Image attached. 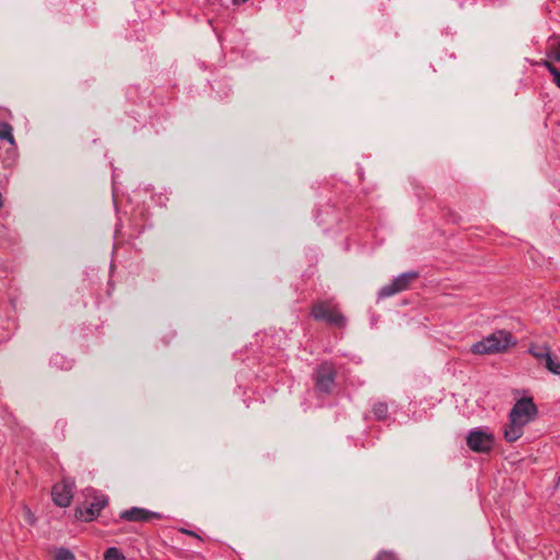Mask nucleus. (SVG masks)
Returning a JSON list of instances; mask_svg holds the SVG:
<instances>
[{
  "mask_svg": "<svg viewBox=\"0 0 560 560\" xmlns=\"http://www.w3.org/2000/svg\"><path fill=\"white\" fill-rule=\"evenodd\" d=\"M538 416V408L533 397L523 396L516 399L509 412V421L503 427L504 440L509 443L517 441L524 434V428Z\"/></svg>",
  "mask_w": 560,
  "mask_h": 560,
  "instance_id": "f257e3e1",
  "label": "nucleus"
},
{
  "mask_svg": "<svg viewBox=\"0 0 560 560\" xmlns=\"http://www.w3.org/2000/svg\"><path fill=\"white\" fill-rule=\"evenodd\" d=\"M515 343L516 340L511 332L500 329L472 343L470 351L478 355L495 354L505 352L509 348L515 346Z\"/></svg>",
  "mask_w": 560,
  "mask_h": 560,
  "instance_id": "f03ea898",
  "label": "nucleus"
},
{
  "mask_svg": "<svg viewBox=\"0 0 560 560\" xmlns=\"http://www.w3.org/2000/svg\"><path fill=\"white\" fill-rule=\"evenodd\" d=\"M466 443L472 452L489 453L494 446V435L488 428H476L468 432Z\"/></svg>",
  "mask_w": 560,
  "mask_h": 560,
  "instance_id": "7ed1b4c3",
  "label": "nucleus"
},
{
  "mask_svg": "<svg viewBox=\"0 0 560 560\" xmlns=\"http://www.w3.org/2000/svg\"><path fill=\"white\" fill-rule=\"evenodd\" d=\"M311 314L316 320H324L337 327H345L346 325L345 316L327 302L314 304Z\"/></svg>",
  "mask_w": 560,
  "mask_h": 560,
  "instance_id": "20e7f679",
  "label": "nucleus"
},
{
  "mask_svg": "<svg viewBox=\"0 0 560 560\" xmlns=\"http://www.w3.org/2000/svg\"><path fill=\"white\" fill-rule=\"evenodd\" d=\"M418 276L419 273L417 271H408L397 276L389 284H386L380 289L378 298L386 299L407 290L411 281L415 280Z\"/></svg>",
  "mask_w": 560,
  "mask_h": 560,
  "instance_id": "39448f33",
  "label": "nucleus"
},
{
  "mask_svg": "<svg viewBox=\"0 0 560 560\" xmlns=\"http://www.w3.org/2000/svg\"><path fill=\"white\" fill-rule=\"evenodd\" d=\"M51 495L58 506H69L73 497V485L68 481L57 483L52 487Z\"/></svg>",
  "mask_w": 560,
  "mask_h": 560,
  "instance_id": "423d86ee",
  "label": "nucleus"
},
{
  "mask_svg": "<svg viewBox=\"0 0 560 560\" xmlns=\"http://www.w3.org/2000/svg\"><path fill=\"white\" fill-rule=\"evenodd\" d=\"M108 499L104 494H95L92 501L84 510H79V515L83 521H93L98 516L102 509L106 506Z\"/></svg>",
  "mask_w": 560,
  "mask_h": 560,
  "instance_id": "0eeeda50",
  "label": "nucleus"
},
{
  "mask_svg": "<svg viewBox=\"0 0 560 560\" xmlns=\"http://www.w3.org/2000/svg\"><path fill=\"white\" fill-rule=\"evenodd\" d=\"M120 518L128 522H145L151 517L160 518V514L156 512L149 511L143 508H131L128 510H124L119 514Z\"/></svg>",
  "mask_w": 560,
  "mask_h": 560,
  "instance_id": "6e6552de",
  "label": "nucleus"
},
{
  "mask_svg": "<svg viewBox=\"0 0 560 560\" xmlns=\"http://www.w3.org/2000/svg\"><path fill=\"white\" fill-rule=\"evenodd\" d=\"M336 371L331 363L324 362L314 371L315 385H331L335 381Z\"/></svg>",
  "mask_w": 560,
  "mask_h": 560,
  "instance_id": "1a4fd4ad",
  "label": "nucleus"
},
{
  "mask_svg": "<svg viewBox=\"0 0 560 560\" xmlns=\"http://www.w3.org/2000/svg\"><path fill=\"white\" fill-rule=\"evenodd\" d=\"M546 55L549 59L560 62V36L552 35L548 38Z\"/></svg>",
  "mask_w": 560,
  "mask_h": 560,
  "instance_id": "9d476101",
  "label": "nucleus"
},
{
  "mask_svg": "<svg viewBox=\"0 0 560 560\" xmlns=\"http://www.w3.org/2000/svg\"><path fill=\"white\" fill-rule=\"evenodd\" d=\"M528 352L536 358L539 363H542L546 358L550 354V349L546 345H532Z\"/></svg>",
  "mask_w": 560,
  "mask_h": 560,
  "instance_id": "9b49d317",
  "label": "nucleus"
},
{
  "mask_svg": "<svg viewBox=\"0 0 560 560\" xmlns=\"http://www.w3.org/2000/svg\"><path fill=\"white\" fill-rule=\"evenodd\" d=\"M550 373L560 375V359L552 357L551 353L541 363Z\"/></svg>",
  "mask_w": 560,
  "mask_h": 560,
  "instance_id": "f8f14e48",
  "label": "nucleus"
},
{
  "mask_svg": "<svg viewBox=\"0 0 560 560\" xmlns=\"http://www.w3.org/2000/svg\"><path fill=\"white\" fill-rule=\"evenodd\" d=\"M0 140H7L14 144V137L12 135V127L7 122L0 124Z\"/></svg>",
  "mask_w": 560,
  "mask_h": 560,
  "instance_id": "ddd939ff",
  "label": "nucleus"
},
{
  "mask_svg": "<svg viewBox=\"0 0 560 560\" xmlns=\"http://www.w3.org/2000/svg\"><path fill=\"white\" fill-rule=\"evenodd\" d=\"M104 560H127L117 547H109L104 552Z\"/></svg>",
  "mask_w": 560,
  "mask_h": 560,
  "instance_id": "4468645a",
  "label": "nucleus"
},
{
  "mask_svg": "<svg viewBox=\"0 0 560 560\" xmlns=\"http://www.w3.org/2000/svg\"><path fill=\"white\" fill-rule=\"evenodd\" d=\"M330 388L331 387H322V386L310 387L306 393H307L308 397L322 398V397L330 394Z\"/></svg>",
  "mask_w": 560,
  "mask_h": 560,
  "instance_id": "2eb2a0df",
  "label": "nucleus"
},
{
  "mask_svg": "<svg viewBox=\"0 0 560 560\" xmlns=\"http://www.w3.org/2000/svg\"><path fill=\"white\" fill-rule=\"evenodd\" d=\"M373 413L377 419H384L387 415V405L377 402L373 406Z\"/></svg>",
  "mask_w": 560,
  "mask_h": 560,
  "instance_id": "dca6fc26",
  "label": "nucleus"
},
{
  "mask_svg": "<svg viewBox=\"0 0 560 560\" xmlns=\"http://www.w3.org/2000/svg\"><path fill=\"white\" fill-rule=\"evenodd\" d=\"M56 560H74V555L67 548H59L55 556Z\"/></svg>",
  "mask_w": 560,
  "mask_h": 560,
  "instance_id": "f3484780",
  "label": "nucleus"
},
{
  "mask_svg": "<svg viewBox=\"0 0 560 560\" xmlns=\"http://www.w3.org/2000/svg\"><path fill=\"white\" fill-rule=\"evenodd\" d=\"M539 66L546 68L549 73L552 75V78L558 73L560 70L556 68L549 60H541L539 62Z\"/></svg>",
  "mask_w": 560,
  "mask_h": 560,
  "instance_id": "a211bd4d",
  "label": "nucleus"
},
{
  "mask_svg": "<svg viewBox=\"0 0 560 560\" xmlns=\"http://www.w3.org/2000/svg\"><path fill=\"white\" fill-rule=\"evenodd\" d=\"M375 560H397V558L388 551H382L378 553Z\"/></svg>",
  "mask_w": 560,
  "mask_h": 560,
  "instance_id": "6ab92c4d",
  "label": "nucleus"
},
{
  "mask_svg": "<svg viewBox=\"0 0 560 560\" xmlns=\"http://www.w3.org/2000/svg\"><path fill=\"white\" fill-rule=\"evenodd\" d=\"M66 427H67V421L63 420V419H60L56 422L55 424V430L56 431H60V435H63L65 433V430H66Z\"/></svg>",
  "mask_w": 560,
  "mask_h": 560,
  "instance_id": "aec40b11",
  "label": "nucleus"
},
{
  "mask_svg": "<svg viewBox=\"0 0 560 560\" xmlns=\"http://www.w3.org/2000/svg\"><path fill=\"white\" fill-rule=\"evenodd\" d=\"M179 532H180V533H183V534H186V535L192 536V537L197 538L198 540H201V537H200L197 533H195V532H192V530H190V529H187V528H180V529H179Z\"/></svg>",
  "mask_w": 560,
  "mask_h": 560,
  "instance_id": "412c9836",
  "label": "nucleus"
},
{
  "mask_svg": "<svg viewBox=\"0 0 560 560\" xmlns=\"http://www.w3.org/2000/svg\"><path fill=\"white\" fill-rule=\"evenodd\" d=\"M552 82L560 89V71L552 78Z\"/></svg>",
  "mask_w": 560,
  "mask_h": 560,
  "instance_id": "4be33fe9",
  "label": "nucleus"
},
{
  "mask_svg": "<svg viewBox=\"0 0 560 560\" xmlns=\"http://www.w3.org/2000/svg\"><path fill=\"white\" fill-rule=\"evenodd\" d=\"M247 0H232L234 4H242L245 3Z\"/></svg>",
  "mask_w": 560,
  "mask_h": 560,
  "instance_id": "5701e85b",
  "label": "nucleus"
},
{
  "mask_svg": "<svg viewBox=\"0 0 560 560\" xmlns=\"http://www.w3.org/2000/svg\"><path fill=\"white\" fill-rule=\"evenodd\" d=\"M59 359H61V358H60L59 355H56V357L52 359L54 364H57Z\"/></svg>",
  "mask_w": 560,
  "mask_h": 560,
  "instance_id": "b1692460",
  "label": "nucleus"
},
{
  "mask_svg": "<svg viewBox=\"0 0 560 560\" xmlns=\"http://www.w3.org/2000/svg\"><path fill=\"white\" fill-rule=\"evenodd\" d=\"M14 423H15V419L12 418V421H10L8 424H9V427L13 428Z\"/></svg>",
  "mask_w": 560,
  "mask_h": 560,
  "instance_id": "393cba45",
  "label": "nucleus"
},
{
  "mask_svg": "<svg viewBox=\"0 0 560 560\" xmlns=\"http://www.w3.org/2000/svg\"><path fill=\"white\" fill-rule=\"evenodd\" d=\"M557 486L560 487V475H559V478L557 480Z\"/></svg>",
  "mask_w": 560,
  "mask_h": 560,
  "instance_id": "a878e982",
  "label": "nucleus"
}]
</instances>
